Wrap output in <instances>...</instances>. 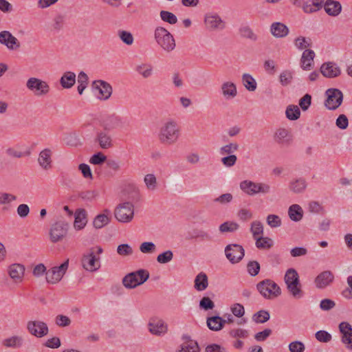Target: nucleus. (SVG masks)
Segmentation results:
<instances>
[{
    "label": "nucleus",
    "instance_id": "nucleus-1",
    "mask_svg": "<svg viewBox=\"0 0 352 352\" xmlns=\"http://www.w3.org/2000/svg\"><path fill=\"white\" fill-rule=\"evenodd\" d=\"M158 136L162 144H173L179 136V127L175 122H168L162 126Z\"/></svg>",
    "mask_w": 352,
    "mask_h": 352
},
{
    "label": "nucleus",
    "instance_id": "nucleus-2",
    "mask_svg": "<svg viewBox=\"0 0 352 352\" xmlns=\"http://www.w3.org/2000/svg\"><path fill=\"white\" fill-rule=\"evenodd\" d=\"M102 252L100 247L91 248L82 258L83 268L89 272H95L100 267L99 255Z\"/></svg>",
    "mask_w": 352,
    "mask_h": 352
},
{
    "label": "nucleus",
    "instance_id": "nucleus-3",
    "mask_svg": "<svg viewBox=\"0 0 352 352\" xmlns=\"http://www.w3.org/2000/svg\"><path fill=\"white\" fill-rule=\"evenodd\" d=\"M156 42L165 51L171 52L175 47V41L173 35L164 28L157 27L155 30Z\"/></svg>",
    "mask_w": 352,
    "mask_h": 352
},
{
    "label": "nucleus",
    "instance_id": "nucleus-4",
    "mask_svg": "<svg viewBox=\"0 0 352 352\" xmlns=\"http://www.w3.org/2000/svg\"><path fill=\"white\" fill-rule=\"evenodd\" d=\"M256 288L264 298L268 299L275 298L281 294L279 286L270 279H265L259 282Z\"/></svg>",
    "mask_w": 352,
    "mask_h": 352
},
{
    "label": "nucleus",
    "instance_id": "nucleus-5",
    "mask_svg": "<svg viewBox=\"0 0 352 352\" xmlns=\"http://www.w3.org/2000/svg\"><path fill=\"white\" fill-rule=\"evenodd\" d=\"M149 277V273L144 270H140L125 276L122 280L123 285L127 288H134L143 284Z\"/></svg>",
    "mask_w": 352,
    "mask_h": 352
},
{
    "label": "nucleus",
    "instance_id": "nucleus-6",
    "mask_svg": "<svg viewBox=\"0 0 352 352\" xmlns=\"http://www.w3.org/2000/svg\"><path fill=\"white\" fill-rule=\"evenodd\" d=\"M69 267V259L67 258L60 266H56L50 268L46 272V280L51 284L58 283Z\"/></svg>",
    "mask_w": 352,
    "mask_h": 352
},
{
    "label": "nucleus",
    "instance_id": "nucleus-7",
    "mask_svg": "<svg viewBox=\"0 0 352 352\" xmlns=\"http://www.w3.org/2000/svg\"><path fill=\"white\" fill-rule=\"evenodd\" d=\"M241 189L249 195H254L256 193H267L270 187L268 184L263 183H254L251 181L245 180L240 184Z\"/></svg>",
    "mask_w": 352,
    "mask_h": 352
},
{
    "label": "nucleus",
    "instance_id": "nucleus-8",
    "mask_svg": "<svg viewBox=\"0 0 352 352\" xmlns=\"http://www.w3.org/2000/svg\"><path fill=\"white\" fill-rule=\"evenodd\" d=\"M26 86L36 96H45L50 91L48 84L37 78H29L26 82Z\"/></svg>",
    "mask_w": 352,
    "mask_h": 352
},
{
    "label": "nucleus",
    "instance_id": "nucleus-9",
    "mask_svg": "<svg viewBox=\"0 0 352 352\" xmlns=\"http://www.w3.org/2000/svg\"><path fill=\"white\" fill-rule=\"evenodd\" d=\"M69 224L65 221H58L54 223L50 230V238L52 243L62 241L67 235Z\"/></svg>",
    "mask_w": 352,
    "mask_h": 352
},
{
    "label": "nucleus",
    "instance_id": "nucleus-10",
    "mask_svg": "<svg viewBox=\"0 0 352 352\" xmlns=\"http://www.w3.org/2000/svg\"><path fill=\"white\" fill-rule=\"evenodd\" d=\"M225 254L228 261L232 263H239L245 255L243 248L239 244H229L225 248Z\"/></svg>",
    "mask_w": 352,
    "mask_h": 352
},
{
    "label": "nucleus",
    "instance_id": "nucleus-11",
    "mask_svg": "<svg viewBox=\"0 0 352 352\" xmlns=\"http://www.w3.org/2000/svg\"><path fill=\"white\" fill-rule=\"evenodd\" d=\"M133 214V206L129 202L120 204L115 210V217L120 222L131 221Z\"/></svg>",
    "mask_w": 352,
    "mask_h": 352
},
{
    "label": "nucleus",
    "instance_id": "nucleus-12",
    "mask_svg": "<svg viewBox=\"0 0 352 352\" xmlns=\"http://www.w3.org/2000/svg\"><path fill=\"white\" fill-rule=\"evenodd\" d=\"M327 98L325 101V106L329 109H337L342 102L343 95L341 91L338 89H329L326 91Z\"/></svg>",
    "mask_w": 352,
    "mask_h": 352
},
{
    "label": "nucleus",
    "instance_id": "nucleus-13",
    "mask_svg": "<svg viewBox=\"0 0 352 352\" xmlns=\"http://www.w3.org/2000/svg\"><path fill=\"white\" fill-rule=\"evenodd\" d=\"M27 329L30 334L38 338H42L48 333L47 324L40 320L28 321Z\"/></svg>",
    "mask_w": 352,
    "mask_h": 352
},
{
    "label": "nucleus",
    "instance_id": "nucleus-14",
    "mask_svg": "<svg viewBox=\"0 0 352 352\" xmlns=\"http://www.w3.org/2000/svg\"><path fill=\"white\" fill-rule=\"evenodd\" d=\"M339 330L342 335V342L348 349L352 351V326L347 322H342L339 324Z\"/></svg>",
    "mask_w": 352,
    "mask_h": 352
},
{
    "label": "nucleus",
    "instance_id": "nucleus-15",
    "mask_svg": "<svg viewBox=\"0 0 352 352\" xmlns=\"http://www.w3.org/2000/svg\"><path fill=\"white\" fill-rule=\"evenodd\" d=\"M149 331L154 335L161 336L166 333L168 327L162 319L153 317L148 322Z\"/></svg>",
    "mask_w": 352,
    "mask_h": 352
},
{
    "label": "nucleus",
    "instance_id": "nucleus-16",
    "mask_svg": "<svg viewBox=\"0 0 352 352\" xmlns=\"http://www.w3.org/2000/svg\"><path fill=\"white\" fill-rule=\"evenodd\" d=\"M92 86L98 91V98L100 100H107L109 98L112 94V87L108 82L98 80H95Z\"/></svg>",
    "mask_w": 352,
    "mask_h": 352
},
{
    "label": "nucleus",
    "instance_id": "nucleus-17",
    "mask_svg": "<svg viewBox=\"0 0 352 352\" xmlns=\"http://www.w3.org/2000/svg\"><path fill=\"white\" fill-rule=\"evenodd\" d=\"M320 72L327 78H336L341 74L340 67L332 62L323 63L320 67Z\"/></svg>",
    "mask_w": 352,
    "mask_h": 352
},
{
    "label": "nucleus",
    "instance_id": "nucleus-18",
    "mask_svg": "<svg viewBox=\"0 0 352 352\" xmlns=\"http://www.w3.org/2000/svg\"><path fill=\"white\" fill-rule=\"evenodd\" d=\"M24 272V266L19 263L12 264L8 268V274L15 283L22 281Z\"/></svg>",
    "mask_w": 352,
    "mask_h": 352
},
{
    "label": "nucleus",
    "instance_id": "nucleus-19",
    "mask_svg": "<svg viewBox=\"0 0 352 352\" xmlns=\"http://www.w3.org/2000/svg\"><path fill=\"white\" fill-rule=\"evenodd\" d=\"M0 43L6 45L9 49H14L19 47L18 40L8 31L0 32Z\"/></svg>",
    "mask_w": 352,
    "mask_h": 352
},
{
    "label": "nucleus",
    "instance_id": "nucleus-20",
    "mask_svg": "<svg viewBox=\"0 0 352 352\" xmlns=\"http://www.w3.org/2000/svg\"><path fill=\"white\" fill-rule=\"evenodd\" d=\"M334 276L330 271H324L320 273L315 279V283L318 288H324L333 280Z\"/></svg>",
    "mask_w": 352,
    "mask_h": 352
},
{
    "label": "nucleus",
    "instance_id": "nucleus-21",
    "mask_svg": "<svg viewBox=\"0 0 352 352\" xmlns=\"http://www.w3.org/2000/svg\"><path fill=\"white\" fill-rule=\"evenodd\" d=\"M52 151L49 148L43 150L38 156V162L40 166L45 170H48L51 168L52 165Z\"/></svg>",
    "mask_w": 352,
    "mask_h": 352
},
{
    "label": "nucleus",
    "instance_id": "nucleus-22",
    "mask_svg": "<svg viewBox=\"0 0 352 352\" xmlns=\"http://www.w3.org/2000/svg\"><path fill=\"white\" fill-rule=\"evenodd\" d=\"M87 212L85 209H78L75 212L74 226L76 230L82 229L87 224Z\"/></svg>",
    "mask_w": 352,
    "mask_h": 352
},
{
    "label": "nucleus",
    "instance_id": "nucleus-23",
    "mask_svg": "<svg viewBox=\"0 0 352 352\" xmlns=\"http://www.w3.org/2000/svg\"><path fill=\"white\" fill-rule=\"evenodd\" d=\"M323 4L324 0H307L302 6V10L305 12L311 14L320 10Z\"/></svg>",
    "mask_w": 352,
    "mask_h": 352
},
{
    "label": "nucleus",
    "instance_id": "nucleus-24",
    "mask_svg": "<svg viewBox=\"0 0 352 352\" xmlns=\"http://www.w3.org/2000/svg\"><path fill=\"white\" fill-rule=\"evenodd\" d=\"M325 12L330 16L338 15L342 10L341 4L336 1L327 0L323 4Z\"/></svg>",
    "mask_w": 352,
    "mask_h": 352
},
{
    "label": "nucleus",
    "instance_id": "nucleus-25",
    "mask_svg": "<svg viewBox=\"0 0 352 352\" xmlns=\"http://www.w3.org/2000/svg\"><path fill=\"white\" fill-rule=\"evenodd\" d=\"M315 53L311 50H305L301 57V67L304 70H309L311 67Z\"/></svg>",
    "mask_w": 352,
    "mask_h": 352
},
{
    "label": "nucleus",
    "instance_id": "nucleus-26",
    "mask_svg": "<svg viewBox=\"0 0 352 352\" xmlns=\"http://www.w3.org/2000/svg\"><path fill=\"white\" fill-rule=\"evenodd\" d=\"M226 322V320L219 316H212L208 318L207 326L210 330L217 331L223 329Z\"/></svg>",
    "mask_w": 352,
    "mask_h": 352
},
{
    "label": "nucleus",
    "instance_id": "nucleus-27",
    "mask_svg": "<svg viewBox=\"0 0 352 352\" xmlns=\"http://www.w3.org/2000/svg\"><path fill=\"white\" fill-rule=\"evenodd\" d=\"M271 32L276 37H284L286 36L289 33V29L287 27L279 22L272 23L271 26Z\"/></svg>",
    "mask_w": 352,
    "mask_h": 352
},
{
    "label": "nucleus",
    "instance_id": "nucleus-28",
    "mask_svg": "<svg viewBox=\"0 0 352 352\" xmlns=\"http://www.w3.org/2000/svg\"><path fill=\"white\" fill-rule=\"evenodd\" d=\"M205 23L208 28L222 29L224 28V23L221 19L217 15H208L205 18Z\"/></svg>",
    "mask_w": 352,
    "mask_h": 352
},
{
    "label": "nucleus",
    "instance_id": "nucleus-29",
    "mask_svg": "<svg viewBox=\"0 0 352 352\" xmlns=\"http://www.w3.org/2000/svg\"><path fill=\"white\" fill-rule=\"evenodd\" d=\"M186 341L182 344L179 352H199V347L196 341L190 340L188 337H184Z\"/></svg>",
    "mask_w": 352,
    "mask_h": 352
},
{
    "label": "nucleus",
    "instance_id": "nucleus-30",
    "mask_svg": "<svg viewBox=\"0 0 352 352\" xmlns=\"http://www.w3.org/2000/svg\"><path fill=\"white\" fill-rule=\"evenodd\" d=\"M275 141L279 144H289L292 140V135L285 129H279L275 133Z\"/></svg>",
    "mask_w": 352,
    "mask_h": 352
},
{
    "label": "nucleus",
    "instance_id": "nucleus-31",
    "mask_svg": "<svg viewBox=\"0 0 352 352\" xmlns=\"http://www.w3.org/2000/svg\"><path fill=\"white\" fill-rule=\"evenodd\" d=\"M221 90L223 96L227 98L235 97L237 93L235 85L230 82H224L221 85Z\"/></svg>",
    "mask_w": 352,
    "mask_h": 352
},
{
    "label": "nucleus",
    "instance_id": "nucleus-32",
    "mask_svg": "<svg viewBox=\"0 0 352 352\" xmlns=\"http://www.w3.org/2000/svg\"><path fill=\"white\" fill-rule=\"evenodd\" d=\"M208 285V277L205 273H199L195 280V288L197 291H203L207 288Z\"/></svg>",
    "mask_w": 352,
    "mask_h": 352
},
{
    "label": "nucleus",
    "instance_id": "nucleus-33",
    "mask_svg": "<svg viewBox=\"0 0 352 352\" xmlns=\"http://www.w3.org/2000/svg\"><path fill=\"white\" fill-rule=\"evenodd\" d=\"M288 214L292 220L298 221L302 218L303 211L300 206L293 204L289 207Z\"/></svg>",
    "mask_w": 352,
    "mask_h": 352
},
{
    "label": "nucleus",
    "instance_id": "nucleus-34",
    "mask_svg": "<svg viewBox=\"0 0 352 352\" xmlns=\"http://www.w3.org/2000/svg\"><path fill=\"white\" fill-rule=\"evenodd\" d=\"M97 139L102 148L106 149L113 146L111 137L107 132L99 133Z\"/></svg>",
    "mask_w": 352,
    "mask_h": 352
},
{
    "label": "nucleus",
    "instance_id": "nucleus-35",
    "mask_svg": "<svg viewBox=\"0 0 352 352\" xmlns=\"http://www.w3.org/2000/svg\"><path fill=\"white\" fill-rule=\"evenodd\" d=\"M286 285L288 290L294 298H300L302 296L303 292L301 289V285L299 280L297 281V283L289 282Z\"/></svg>",
    "mask_w": 352,
    "mask_h": 352
},
{
    "label": "nucleus",
    "instance_id": "nucleus-36",
    "mask_svg": "<svg viewBox=\"0 0 352 352\" xmlns=\"http://www.w3.org/2000/svg\"><path fill=\"white\" fill-rule=\"evenodd\" d=\"M76 81V75L71 72H65L60 79V84L64 88L72 87Z\"/></svg>",
    "mask_w": 352,
    "mask_h": 352
},
{
    "label": "nucleus",
    "instance_id": "nucleus-37",
    "mask_svg": "<svg viewBox=\"0 0 352 352\" xmlns=\"http://www.w3.org/2000/svg\"><path fill=\"white\" fill-rule=\"evenodd\" d=\"M250 230L254 239L257 240V239L261 238L263 234V224L258 221H254L251 224Z\"/></svg>",
    "mask_w": 352,
    "mask_h": 352
},
{
    "label": "nucleus",
    "instance_id": "nucleus-38",
    "mask_svg": "<svg viewBox=\"0 0 352 352\" xmlns=\"http://www.w3.org/2000/svg\"><path fill=\"white\" fill-rule=\"evenodd\" d=\"M285 113L289 120H295L300 117V111L298 106L290 105L287 108Z\"/></svg>",
    "mask_w": 352,
    "mask_h": 352
},
{
    "label": "nucleus",
    "instance_id": "nucleus-39",
    "mask_svg": "<svg viewBox=\"0 0 352 352\" xmlns=\"http://www.w3.org/2000/svg\"><path fill=\"white\" fill-rule=\"evenodd\" d=\"M23 339L19 336H12L5 339L3 344L6 347H19L22 345Z\"/></svg>",
    "mask_w": 352,
    "mask_h": 352
},
{
    "label": "nucleus",
    "instance_id": "nucleus-40",
    "mask_svg": "<svg viewBox=\"0 0 352 352\" xmlns=\"http://www.w3.org/2000/svg\"><path fill=\"white\" fill-rule=\"evenodd\" d=\"M243 83L246 89L249 91H254L256 88V82L252 76L250 74H243Z\"/></svg>",
    "mask_w": 352,
    "mask_h": 352
},
{
    "label": "nucleus",
    "instance_id": "nucleus-41",
    "mask_svg": "<svg viewBox=\"0 0 352 352\" xmlns=\"http://www.w3.org/2000/svg\"><path fill=\"white\" fill-rule=\"evenodd\" d=\"M109 221L108 214H101L96 216L94 220V226L96 228H101L107 225Z\"/></svg>",
    "mask_w": 352,
    "mask_h": 352
},
{
    "label": "nucleus",
    "instance_id": "nucleus-42",
    "mask_svg": "<svg viewBox=\"0 0 352 352\" xmlns=\"http://www.w3.org/2000/svg\"><path fill=\"white\" fill-rule=\"evenodd\" d=\"M273 245L272 240L268 237H261L256 240V246L258 249H269Z\"/></svg>",
    "mask_w": 352,
    "mask_h": 352
},
{
    "label": "nucleus",
    "instance_id": "nucleus-43",
    "mask_svg": "<svg viewBox=\"0 0 352 352\" xmlns=\"http://www.w3.org/2000/svg\"><path fill=\"white\" fill-rule=\"evenodd\" d=\"M161 19L171 25L175 24L177 22V16L172 12L162 10L160 12Z\"/></svg>",
    "mask_w": 352,
    "mask_h": 352
},
{
    "label": "nucleus",
    "instance_id": "nucleus-44",
    "mask_svg": "<svg viewBox=\"0 0 352 352\" xmlns=\"http://www.w3.org/2000/svg\"><path fill=\"white\" fill-rule=\"evenodd\" d=\"M306 188V183L304 179H300L292 182L290 185V189L296 193L301 192Z\"/></svg>",
    "mask_w": 352,
    "mask_h": 352
},
{
    "label": "nucleus",
    "instance_id": "nucleus-45",
    "mask_svg": "<svg viewBox=\"0 0 352 352\" xmlns=\"http://www.w3.org/2000/svg\"><path fill=\"white\" fill-rule=\"evenodd\" d=\"M279 78L280 84L283 86H287L293 79L292 72L289 70H285L280 73Z\"/></svg>",
    "mask_w": 352,
    "mask_h": 352
},
{
    "label": "nucleus",
    "instance_id": "nucleus-46",
    "mask_svg": "<svg viewBox=\"0 0 352 352\" xmlns=\"http://www.w3.org/2000/svg\"><path fill=\"white\" fill-rule=\"evenodd\" d=\"M254 320L257 323H264L270 319V314L267 311L261 310L255 314Z\"/></svg>",
    "mask_w": 352,
    "mask_h": 352
},
{
    "label": "nucleus",
    "instance_id": "nucleus-47",
    "mask_svg": "<svg viewBox=\"0 0 352 352\" xmlns=\"http://www.w3.org/2000/svg\"><path fill=\"white\" fill-rule=\"evenodd\" d=\"M311 44V39L303 36H299L295 40V45L300 50L306 49L310 47Z\"/></svg>",
    "mask_w": 352,
    "mask_h": 352
},
{
    "label": "nucleus",
    "instance_id": "nucleus-48",
    "mask_svg": "<svg viewBox=\"0 0 352 352\" xmlns=\"http://www.w3.org/2000/svg\"><path fill=\"white\" fill-rule=\"evenodd\" d=\"M239 228V225L234 222L227 221L222 223L219 227V230L221 232H233L237 230Z\"/></svg>",
    "mask_w": 352,
    "mask_h": 352
},
{
    "label": "nucleus",
    "instance_id": "nucleus-49",
    "mask_svg": "<svg viewBox=\"0 0 352 352\" xmlns=\"http://www.w3.org/2000/svg\"><path fill=\"white\" fill-rule=\"evenodd\" d=\"M299 279L298 274L297 272L294 269H289L287 271L285 275V283L287 284V283L289 282H296Z\"/></svg>",
    "mask_w": 352,
    "mask_h": 352
},
{
    "label": "nucleus",
    "instance_id": "nucleus-50",
    "mask_svg": "<svg viewBox=\"0 0 352 352\" xmlns=\"http://www.w3.org/2000/svg\"><path fill=\"white\" fill-rule=\"evenodd\" d=\"M152 69L153 68L151 65L142 64L141 65L138 66L136 70L144 78H147L151 75Z\"/></svg>",
    "mask_w": 352,
    "mask_h": 352
},
{
    "label": "nucleus",
    "instance_id": "nucleus-51",
    "mask_svg": "<svg viewBox=\"0 0 352 352\" xmlns=\"http://www.w3.org/2000/svg\"><path fill=\"white\" fill-rule=\"evenodd\" d=\"M144 182L149 190H155L157 186L156 177L153 174H148L144 177Z\"/></svg>",
    "mask_w": 352,
    "mask_h": 352
},
{
    "label": "nucleus",
    "instance_id": "nucleus-52",
    "mask_svg": "<svg viewBox=\"0 0 352 352\" xmlns=\"http://www.w3.org/2000/svg\"><path fill=\"white\" fill-rule=\"evenodd\" d=\"M267 223L272 228H277L281 225V220L278 215L269 214L267 217Z\"/></svg>",
    "mask_w": 352,
    "mask_h": 352
},
{
    "label": "nucleus",
    "instance_id": "nucleus-53",
    "mask_svg": "<svg viewBox=\"0 0 352 352\" xmlns=\"http://www.w3.org/2000/svg\"><path fill=\"white\" fill-rule=\"evenodd\" d=\"M248 271L252 276H256L260 271V265L257 261H250L247 265Z\"/></svg>",
    "mask_w": 352,
    "mask_h": 352
},
{
    "label": "nucleus",
    "instance_id": "nucleus-54",
    "mask_svg": "<svg viewBox=\"0 0 352 352\" xmlns=\"http://www.w3.org/2000/svg\"><path fill=\"white\" fill-rule=\"evenodd\" d=\"M199 307L204 310L212 309L214 307V303L209 297L205 296L200 300Z\"/></svg>",
    "mask_w": 352,
    "mask_h": 352
},
{
    "label": "nucleus",
    "instance_id": "nucleus-55",
    "mask_svg": "<svg viewBox=\"0 0 352 352\" xmlns=\"http://www.w3.org/2000/svg\"><path fill=\"white\" fill-rule=\"evenodd\" d=\"M173 257V252L170 250H167L162 254L157 256V261L160 263H166L172 260Z\"/></svg>",
    "mask_w": 352,
    "mask_h": 352
},
{
    "label": "nucleus",
    "instance_id": "nucleus-56",
    "mask_svg": "<svg viewBox=\"0 0 352 352\" xmlns=\"http://www.w3.org/2000/svg\"><path fill=\"white\" fill-rule=\"evenodd\" d=\"M331 335L326 331H318L316 333V338L321 342H328L331 340Z\"/></svg>",
    "mask_w": 352,
    "mask_h": 352
},
{
    "label": "nucleus",
    "instance_id": "nucleus-57",
    "mask_svg": "<svg viewBox=\"0 0 352 352\" xmlns=\"http://www.w3.org/2000/svg\"><path fill=\"white\" fill-rule=\"evenodd\" d=\"M305 345L302 342L294 341L289 344L290 352H303L305 351Z\"/></svg>",
    "mask_w": 352,
    "mask_h": 352
},
{
    "label": "nucleus",
    "instance_id": "nucleus-58",
    "mask_svg": "<svg viewBox=\"0 0 352 352\" xmlns=\"http://www.w3.org/2000/svg\"><path fill=\"white\" fill-rule=\"evenodd\" d=\"M107 160L106 156L102 153H98L91 156L89 162L92 164H101Z\"/></svg>",
    "mask_w": 352,
    "mask_h": 352
},
{
    "label": "nucleus",
    "instance_id": "nucleus-59",
    "mask_svg": "<svg viewBox=\"0 0 352 352\" xmlns=\"http://www.w3.org/2000/svg\"><path fill=\"white\" fill-rule=\"evenodd\" d=\"M140 250L142 253H152L155 250V245L152 242H144L140 246Z\"/></svg>",
    "mask_w": 352,
    "mask_h": 352
},
{
    "label": "nucleus",
    "instance_id": "nucleus-60",
    "mask_svg": "<svg viewBox=\"0 0 352 352\" xmlns=\"http://www.w3.org/2000/svg\"><path fill=\"white\" fill-rule=\"evenodd\" d=\"M232 313L236 317L241 318L245 314V309L242 305L235 303L231 307Z\"/></svg>",
    "mask_w": 352,
    "mask_h": 352
},
{
    "label": "nucleus",
    "instance_id": "nucleus-61",
    "mask_svg": "<svg viewBox=\"0 0 352 352\" xmlns=\"http://www.w3.org/2000/svg\"><path fill=\"white\" fill-rule=\"evenodd\" d=\"M229 333H230V336H232L233 338H245L249 335V333L247 330L242 329H232Z\"/></svg>",
    "mask_w": 352,
    "mask_h": 352
},
{
    "label": "nucleus",
    "instance_id": "nucleus-62",
    "mask_svg": "<svg viewBox=\"0 0 352 352\" xmlns=\"http://www.w3.org/2000/svg\"><path fill=\"white\" fill-rule=\"evenodd\" d=\"M117 252L121 256H128L132 254L133 250L128 244H122L118 245Z\"/></svg>",
    "mask_w": 352,
    "mask_h": 352
},
{
    "label": "nucleus",
    "instance_id": "nucleus-63",
    "mask_svg": "<svg viewBox=\"0 0 352 352\" xmlns=\"http://www.w3.org/2000/svg\"><path fill=\"white\" fill-rule=\"evenodd\" d=\"M121 40L127 45H131L133 42V35L126 31H121L119 33Z\"/></svg>",
    "mask_w": 352,
    "mask_h": 352
},
{
    "label": "nucleus",
    "instance_id": "nucleus-64",
    "mask_svg": "<svg viewBox=\"0 0 352 352\" xmlns=\"http://www.w3.org/2000/svg\"><path fill=\"white\" fill-rule=\"evenodd\" d=\"M79 170L81 171L83 177L86 179H92V173L90 167L86 164H80L78 166Z\"/></svg>",
    "mask_w": 352,
    "mask_h": 352
}]
</instances>
